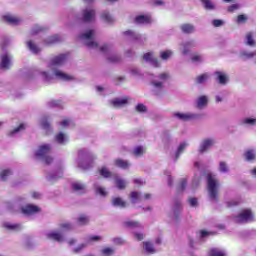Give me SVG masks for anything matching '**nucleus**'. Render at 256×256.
I'll list each match as a JSON object with an SVG mask.
<instances>
[{
  "mask_svg": "<svg viewBox=\"0 0 256 256\" xmlns=\"http://www.w3.org/2000/svg\"><path fill=\"white\" fill-rule=\"evenodd\" d=\"M207 187L210 199L217 203L219 201V182L211 173L207 174Z\"/></svg>",
  "mask_w": 256,
  "mask_h": 256,
  "instance_id": "nucleus-1",
  "label": "nucleus"
},
{
  "mask_svg": "<svg viewBox=\"0 0 256 256\" xmlns=\"http://www.w3.org/2000/svg\"><path fill=\"white\" fill-rule=\"evenodd\" d=\"M234 223H249L254 221L253 211L251 209H244L236 216H233Z\"/></svg>",
  "mask_w": 256,
  "mask_h": 256,
  "instance_id": "nucleus-2",
  "label": "nucleus"
},
{
  "mask_svg": "<svg viewBox=\"0 0 256 256\" xmlns=\"http://www.w3.org/2000/svg\"><path fill=\"white\" fill-rule=\"evenodd\" d=\"M93 35H95V30H89L88 32L81 34L79 36V39H85L86 40V47H89V49H93L95 47H99V44L95 41H93Z\"/></svg>",
  "mask_w": 256,
  "mask_h": 256,
  "instance_id": "nucleus-3",
  "label": "nucleus"
},
{
  "mask_svg": "<svg viewBox=\"0 0 256 256\" xmlns=\"http://www.w3.org/2000/svg\"><path fill=\"white\" fill-rule=\"evenodd\" d=\"M67 61V54H60L58 56H55L51 62L49 63L48 67L50 69H53V67L57 65H63Z\"/></svg>",
  "mask_w": 256,
  "mask_h": 256,
  "instance_id": "nucleus-4",
  "label": "nucleus"
},
{
  "mask_svg": "<svg viewBox=\"0 0 256 256\" xmlns=\"http://www.w3.org/2000/svg\"><path fill=\"white\" fill-rule=\"evenodd\" d=\"M95 19V10L94 9H85L82 11V21L83 23H91Z\"/></svg>",
  "mask_w": 256,
  "mask_h": 256,
  "instance_id": "nucleus-5",
  "label": "nucleus"
},
{
  "mask_svg": "<svg viewBox=\"0 0 256 256\" xmlns=\"http://www.w3.org/2000/svg\"><path fill=\"white\" fill-rule=\"evenodd\" d=\"M50 152H51V145L44 144L38 148V151L35 153V156L45 159Z\"/></svg>",
  "mask_w": 256,
  "mask_h": 256,
  "instance_id": "nucleus-6",
  "label": "nucleus"
},
{
  "mask_svg": "<svg viewBox=\"0 0 256 256\" xmlns=\"http://www.w3.org/2000/svg\"><path fill=\"white\" fill-rule=\"evenodd\" d=\"M214 75L215 81L219 83V85H227V81H229V77H227V74L221 71H216Z\"/></svg>",
  "mask_w": 256,
  "mask_h": 256,
  "instance_id": "nucleus-7",
  "label": "nucleus"
},
{
  "mask_svg": "<svg viewBox=\"0 0 256 256\" xmlns=\"http://www.w3.org/2000/svg\"><path fill=\"white\" fill-rule=\"evenodd\" d=\"M21 211L24 215H33L34 213H39L41 209H39L36 205L28 204L25 207H22Z\"/></svg>",
  "mask_w": 256,
  "mask_h": 256,
  "instance_id": "nucleus-8",
  "label": "nucleus"
},
{
  "mask_svg": "<svg viewBox=\"0 0 256 256\" xmlns=\"http://www.w3.org/2000/svg\"><path fill=\"white\" fill-rule=\"evenodd\" d=\"M72 189L76 193H79V195H83V194L87 193V186L81 182H73Z\"/></svg>",
  "mask_w": 256,
  "mask_h": 256,
  "instance_id": "nucleus-9",
  "label": "nucleus"
},
{
  "mask_svg": "<svg viewBox=\"0 0 256 256\" xmlns=\"http://www.w3.org/2000/svg\"><path fill=\"white\" fill-rule=\"evenodd\" d=\"M134 21L138 25H149V23H152L153 20L149 15H138L135 17Z\"/></svg>",
  "mask_w": 256,
  "mask_h": 256,
  "instance_id": "nucleus-10",
  "label": "nucleus"
},
{
  "mask_svg": "<svg viewBox=\"0 0 256 256\" xmlns=\"http://www.w3.org/2000/svg\"><path fill=\"white\" fill-rule=\"evenodd\" d=\"M111 105L115 107V109H119V107H123V105H127L129 103V97H124L122 99L120 98H114L110 101Z\"/></svg>",
  "mask_w": 256,
  "mask_h": 256,
  "instance_id": "nucleus-11",
  "label": "nucleus"
},
{
  "mask_svg": "<svg viewBox=\"0 0 256 256\" xmlns=\"http://www.w3.org/2000/svg\"><path fill=\"white\" fill-rule=\"evenodd\" d=\"M174 117H176L180 121H191V119H195V117H197V115L190 114V113L175 112Z\"/></svg>",
  "mask_w": 256,
  "mask_h": 256,
  "instance_id": "nucleus-12",
  "label": "nucleus"
},
{
  "mask_svg": "<svg viewBox=\"0 0 256 256\" xmlns=\"http://www.w3.org/2000/svg\"><path fill=\"white\" fill-rule=\"evenodd\" d=\"M114 165L119 169H129L131 164L127 160L117 158L116 160H114Z\"/></svg>",
  "mask_w": 256,
  "mask_h": 256,
  "instance_id": "nucleus-13",
  "label": "nucleus"
},
{
  "mask_svg": "<svg viewBox=\"0 0 256 256\" xmlns=\"http://www.w3.org/2000/svg\"><path fill=\"white\" fill-rule=\"evenodd\" d=\"M214 144H215V141H213L212 139L203 140L199 149L200 153H205V151H207L209 147H213Z\"/></svg>",
  "mask_w": 256,
  "mask_h": 256,
  "instance_id": "nucleus-14",
  "label": "nucleus"
},
{
  "mask_svg": "<svg viewBox=\"0 0 256 256\" xmlns=\"http://www.w3.org/2000/svg\"><path fill=\"white\" fill-rule=\"evenodd\" d=\"M54 75L58 78V79H62V81H73V79H75V77L66 74L62 71L56 70L54 72Z\"/></svg>",
  "mask_w": 256,
  "mask_h": 256,
  "instance_id": "nucleus-15",
  "label": "nucleus"
},
{
  "mask_svg": "<svg viewBox=\"0 0 256 256\" xmlns=\"http://www.w3.org/2000/svg\"><path fill=\"white\" fill-rule=\"evenodd\" d=\"M144 61H148L149 63H152L155 67H159V60L157 58H153V53L148 52L143 55Z\"/></svg>",
  "mask_w": 256,
  "mask_h": 256,
  "instance_id": "nucleus-16",
  "label": "nucleus"
},
{
  "mask_svg": "<svg viewBox=\"0 0 256 256\" xmlns=\"http://www.w3.org/2000/svg\"><path fill=\"white\" fill-rule=\"evenodd\" d=\"M181 209H183V207L181 206V200L175 199L174 200V217L176 221H179V215L181 213Z\"/></svg>",
  "mask_w": 256,
  "mask_h": 256,
  "instance_id": "nucleus-17",
  "label": "nucleus"
},
{
  "mask_svg": "<svg viewBox=\"0 0 256 256\" xmlns=\"http://www.w3.org/2000/svg\"><path fill=\"white\" fill-rule=\"evenodd\" d=\"M113 207H120V209H125L127 207V202H125L121 197H114L112 199Z\"/></svg>",
  "mask_w": 256,
  "mask_h": 256,
  "instance_id": "nucleus-18",
  "label": "nucleus"
},
{
  "mask_svg": "<svg viewBox=\"0 0 256 256\" xmlns=\"http://www.w3.org/2000/svg\"><path fill=\"white\" fill-rule=\"evenodd\" d=\"M3 20L6 21V23H8V25H19V23H21V19H19L17 17H13L11 15L3 16Z\"/></svg>",
  "mask_w": 256,
  "mask_h": 256,
  "instance_id": "nucleus-19",
  "label": "nucleus"
},
{
  "mask_svg": "<svg viewBox=\"0 0 256 256\" xmlns=\"http://www.w3.org/2000/svg\"><path fill=\"white\" fill-rule=\"evenodd\" d=\"M130 200H131V203L133 204L141 202L143 200L141 192L132 191L130 193Z\"/></svg>",
  "mask_w": 256,
  "mask_h": 256,
  "instance_id": "nucleus-20",
  "label": "nucleus"
},
{
  "mask_svg": "<svg viewBox=\"0 0 256 256\" xmlns=\"http://www.w3.org/2000/svg\"><path fill=\"white\" fill-rule=\"evenodd\" d=\"M47 238L61 243V241H63V234L59 232H50L47 234Z\"/></svg>",
  "mask_w": 256,
  "mask_h": 256,
  "instance_id": "nucleus-21",
  "label": "nucleus"
},
{
  "mask_svg": "<svg viewBox=\"0 0 256 256\" xmlns=\"http://www.w3.org/2000/svg\"><path fill=\"white\" fill-rule=\"evenodd\" d=\"M11 65V60L9 59V55L5 54L1 57L0 68L1 69H9Z\"/></svg>",
  "mask_w": 256,
  "mask_h": 256,
  "instance_id": "nucleus-22",
  "label": "nucleus"
},
{
  "mask_svg": "<svg viewBox=\"0 0 256 256\" xmlns=\"http://www.w3.org/2000/svg\"><path fill=\"white\" fill-rule=\"evenodd\" d=\"M180 29L182 32H184L186 35H189L195 31V26L193 24H182L180 26Z\"/></svg>",
  "mask_w": 256,
  "mask_h": 256,
  "instance_id": "nucleus-23",
  "label": "nucleus"
},
{
  "mask_svg": "<svg viewBox=\"0 0 256 256\" xmlns=\"http://www.w3.org/2000/svg\"><path fill=\"white\" fill-rule=\"evenodd\" d=\"M99 173L102 177H104L105 179H109L110 177H117V174H112L111 171H109V169H107V167H102L99 170Z\"/></svg>",
  "mask_w": 256,
  "mask_h": 256,
  "instance_id": "nucleus-24",
  "label": "nucleus"
},
{
  "mask_svg": "<svg viewBox=\"0 0 256 256\" xmlns=\"http://www.w3.org/2000/svg\"><path fill=\"white\" fill-rule=\"evenodd\" d=\"M206 11H214L215 4L211 0H200Z\"/></svg>",
  "mask_w": 256,
  "mask_h": 256,
  "instance_id": "nucleus-25",
  "label": "nucleus"
},
{
  "mask_svg": "<svg viewBox=\"0 0 256 256\" xmlns=\"http://www.w3.org/2000/svg\"><path fill=\"white\" fill-rule=\"evenodd\" d=\"M124 227H127V229H137L141 227V224H139L137 221L129 220L124 222Z\"/></svg>",
  "mask_w": 256,
  "mask_h": 256,
  "instance_id": "nucleus-26",
  "label": "nucleus"
},
{
  "mask_svg": "<svg viewBox=\"0 0 256 256\" xmlns=\"http://www.w3.org/2000/svg\"><path fill=\"white\" fill-rule=\"evenodd\" d=\"M114 179H115V185H116L117 189L123 190V189H125V187H127L125 180L118 178V176L114 177Z\"/></svg>",
  "mask_w": 256,
  "mask_h": 256,
  "instance_id": "nucleus-27",
  "label": "nucleus"
},
{
  "mask_svg": "<svg viewBox=\"0 0 256 256\" xmlns=\"http://www.w3.org/2000/svg\"><path fill=\"white\" fill-rule=\"evenodd\" d=\"M246 45H249V47H255L256 45V42L255 40L253 39V32H248L246 34Z\"/></svg>",
  "mask_w": 256,
  "mask_h": 256,
  "instance_id": "nucleus-28",
  "label": "nucleus"
},
{
  "mask_svg": "<svg viewBox=\"0 0 256 256\" xmlns=\"http://www.w3.org/2000/svg\"><path fill=\"white\" fill-rule=\"evenodd\" d=\"M11 175H13V172L11 171V169H4L0 173V179L2 181H7V178L11 177Z\"/></svg>",
  "mask_w": 256,
  "mask_h": 256,
  "instance_id": "nucleus-29",
  "label": "nucleus"
},
{
  "mask_svg": "<svg viewBox=\"0 0 256 256\" xmlns=\"http://www.w3.org/2000/svg\"><path fill=\"white\" fill-rule=\"evenodd\" d=\"M4 227L5 229H9L11 231H21V224L5 223Z\"/></svg>",
  "mask_w": 256,
  "mask_h": 256,
  "instance_id": "nucleus-30",
  "label": "nucleus"
},
{
  "mask_svg": "<svg viewBox=\"0 0 256 256\" xmlns=\"http://www.w3.org/2000/svg\"><path fill=\"white\" fill-rule=\"evenodd\" d=\"M27 47H28V49H30V51H32V53H35V55H37V53H39V51H41V49H39V47H37V45H35L33 43V41H28Z\"/></svg>",
  "mask_w": 256,
  "mask_h": 256,
  "instance_id": "nucleus-31",
  "label": "nucleus"
},
{
  "mask_svg": "<svg viewBox=\"0 0 256 256\" xmlns=\"http://www.w3.org/2000/svg\"><path fill=\"white\" fill-rule=\"evenodd\" d=\"M101 19L103 21H105L106 23H113V17L111 16V14H109V12L107 11H104L102 14H101Z\"/></svg>",
  "mask_w": 256,
  "mask_h": 256,
  "instance_id": "nucleus-32",
  "label": "nucleus"
},
{
  "mask_svg": "<svg viewBox=\"0 0 256 256\" xmlns=\"http://www.w3.org/2000/svg\"><path fill=\"white\" fill-rule=\"evenodd\" d=\"M209 256H225V252L217 248H212L209 251Z\"/></svg>",
  "mask_w": 256,
  "mask_h": 256,
  "instance_id": "nucleus-33",
  "label": "nucleus"
},
{
  "mask_svg": "<svg viewBox=\"0 0 256 256\" xmlns=\"http://www.w3.org/2000/svg\"><path fill=\"white\" fill-rule=\"evenodd\" d=\"M207 79H209V75L207 73L201 74L196 78V83H197V85H201V84L205 83V81H207Z\"/></svg>",
  "mask_w": 256,
  "mask_h": 256,
  "instance_id": "nucleus-34",
  "label": "nucleus"
},
{
  "mask_svg": "<svg viewBox=\"0 0 256 256\" xmlns=\"http://www.w3.org/2000/svg\"><path fill=\"white\" fill-rule=\"evenodd\" d=\"M78 225H89V217L84 214H81L78 217Z\"/></svg>",
  "mask_w": 256,
  "mask_h": 256,
  "instance_id": "nucleus-35",
  "label": "nucleus"
},
{
  "mask_svg": "<svg viewBox=\"0 0 256 256\" xmlns=\"http://www.w3.org/2000/svg\"><path fill=\"white\" fill-rule=\"evenodd\" d=\"M207 103H208L207 96H201L200 98H198L197 107L201 109L202 107H205Z\"/></svg>",
  "mask_w": 256,
  "mask_h": 256,
  "instance_id": "nucleus-36",
  "label": "nucleus"
},
{
  "mask_svg": "<svg viewBox=\"0 0 256 256\" xmlns=\"http://www.w3.org/2000/svg\"><path fill=\"white\" fill-rule=\"evenodd\" d=\"M244 157L246 159V161H255V153L253 152V150H248L244 153Z\"/></svg>",
  "mask_w": 256,
  "mask_h": 256,
  "instance_id": "nucleus-37",
  "label": "nucleus"
},
{
  "mask_svg": "<svg viewBox=\"0 0 256 256\" xmlns=\"http://www.w3.org/2000/svg\"><path fill=\"white\" fill-rule=\"evenodd\" d=\"M256 56L255 52H246L243 51L240 53V57H242V59H253V57Z\"/></svg>",
  "mask_w": 256,
  "mask_h": 256,
  "instance_id": "nucleus-38",
  "label": "nucleus"
},
{
  "mask_svg": "<svg viewBox=\"0 0 256 256\" xmlns=\"http://www.w3.org/2000/svg\"><path fill=\"white\" fill-rule=\"evenodd\" d=\"M143 245L147 253H155V248L151 242H143Z\"/></svg>",
  "mask_w": 256,
  "mask_h": 256,
  "instance_id": "nucleus-39",
  "label": "nucleus"
},
{
  "mask_svg": "<svg viewBox=\"0 0 256 256\" xmlns=\"http://www.w3.org/2000/svg\"><path fill=\"white\" fill-rule=\"evenodd\" d=\"M187 147V143H181L178 147V150L176 152V161L179 159L180 155L185 151V148Z\"/></svg>",
  "mask_w": 256,
  "mask_h": 256,
  "instance_id": "nucleus-40",
  "label": "nucleus"
},
{
  "mask_svg": "<svg viewBox=\"0 0 256 256\" xmlns=\"http://www.w3.org/2000/svg\"><path fill=\"white\" fill-rule=\"evenodd\" d=\"M135 109L137 113H147V106L143 103L137 104Z\"/></svg>",
  "mask_w": 256,
  "mask_h": 256,
  "instance_id": "nucleus-41",
  "label": "nucleus"
},
{
  "mask_svg": "<svg viewBox=\"0 0 256 256\" xmlns=\"http://www.w3.org/2000/svg\"><path fill=\"white\" fill-rule=\"evenodd\" d=\"M59 41H61V39L59 38L58 35L50 36V37L47 39L48 45H51V44H53V43H59Z\"/></svg>",
  "mask_w": 256,
  "mask_h": 256,
  "instance_id": "nucleus-42",
  "label": "nucleus"
},
{
  "mask_svg": "<svg viewBox=\"0 0 256 256\" xmlns=\"http://www.w3.org/2000/svg\"><path fill=\"white\" fill-rule=\"evenodd\" d=\"M219 171H220L221 173H227V171H229V166H227V163H226V162L221 161V162L219 163Z\"/></svg>",
  "mask_w": 256,
  "mask_h": 256,
  "instance_id": "nucleus-43",
  "label": "nucleus"
},
{
  "mask_svg": "<svg viewBox=\"0 0 256 256\" xmlns=\"http://www.w3.org/2000/svg\"><path fill=\"white\" fill-rule=\"evenodd\" d=\"M41 75L43 77V80L46 82V83H49V81H52L53 80V76H51V74H49V72H41Z\"/></svg>",
  "mask_w": 256,
  "mask_h": 256,
  "instance_id": "nucleus-44",
  "label": "nucleus"
},
{
  "mask_svg": "<svg viewBox=\"0 0 256 256\" xmlns=\"http://www.w3.org/2000/svg\"><path fill=\"white\" fill-rule=\"evenodd\" d=\"M171 55H173V53L171 51H169V50L163 51V52L160 53V57L164 61H167V59H169V57H171Z\"/></svg>",
  "mask_w": 256,
  "mask_h": 256,
  "instance_id": "nucleus-45",
  "label": "nucleus"
},
{
  "mask_svg": "<svg viewBox=\"0 0 256 256\" xmlns=\"http://www.w3.org/2000/svg\"><path fill=\"white\" fill-rule=\"evenodd\" d=\"M185 187H187V179L183 178L178 185V191H185Z\"/></svg>",
  "mask_w": 256,
  "mask_h": 256,
  "instance_id": "nucleus-46",
  "label": "nucleus"
},
{
  "mask_svg": "<svg viewBox=\"0 0 256 256\" xmlns=\"http://www.w3.org/2000/svg\"><path fill=\"white\" fill-rule=\"evenodd\" d=\"M236 22L237 23H247V16H245V14L238 15Z\"/></svg>",
  "mask_w": 256,
  "mask_h": 256,
  "instance_id": "nucleus-47",
  "label": "nucleus"
},
{
  "mask_svg": "<svg viewBox=\"0 0 256 256\" xmlns=\"http://www.w3.org/2000/svg\"><path fill=\"white\" fill-rule=\"evenodd\" d=\"M102 253L105 256H110V255H113V253H115V250H113V248H104L102 250Z\"/></svg>",
  "mask_w": 256,
  "mask_h": 256,
  "instance_id": "nucleus-48",
  "label": "nucleus"
},
{
  "mask_svg": "<svg viewBox=\"0 0 256 256\" xmlns=\"http://www.w3.org/2000/svg\"><path fill=\"white\" fill-rule=\"evenodd\" d=\"M25 129V124H20L18 127H16L10 135H15V133H19V131H24Z\"/></svg>",
  "mask_w": 256,
  "mask_h": 256,
  "instance_id": "nucleus-49",
  "label": "nucleus"
},
{
  "mask_svg": "<svg viewBox=\"0 0 256 256\" xmlns=\"http://www.w3.org/2000/svg\"><path fill=\"white\" fill-rule=\"evenodd\" d=\"M108 61L110 63H119V61H121V56L116 55V56L109 57Z\"/></svg>",
  "mask_w": 256,
  "mask_h": 256,
  "instance_id": "nucleus-50",
  "label": "nucleus"
},
{
  "mask_svg": "<svg viewBox=\"0 0 256 256\" xmlns=\"http://www.w3.org/2000/svg\"><path fill=\"white\" fill-rule=\"evenodd\" d=\"M56 141L57 143H64L65 142V134L63 133H59L57 136H56Z\"/></svg>",
  "mask_w": 256,
  "mask_h": 256,
  "instance_id": "nucleus-51",
  "label": "nucleus"
},
{
  "mask_svg": "<svg viewBox=\"0 0 256 256\" xmlns=\"http://www.w3.org/2000/svg\"><path fill=\"white\" fill-rule=\"evenodd\" d=\"M134 155L139 157V155H143V146H138L134 149Z\"/></svg>",
  "mask_w": 256,
  "mask_h": 256,
  "instance_id": "nucleus-52",
  "label": "nucleus"
},
{
  "mask_svg": "<svg viewBox=\"0 0 256 256\" xmlns=\"http://www.w3.org/2000/svg\"><path fill=\"white\" fill-rule=\"evenodd\" d=\"M243 123H245L246 125H255L256 119L255 118H246V119H244Z\"/></svg>",
  "mask_w": 256,
  "mask_h": 256,
  "instance_id": "nucleus-53",
  "label": "nucleus"
},
{
  "mask_svg": "<svg viewBox=\"0 0 256 256\" xmlns=\"http://www.w3.org/2000/svg\"><path fill=\"white\" fill-rule=\"evenodd\" d=\"M60 228L64 229V231H71L72 226H71V223H63V224H60Z\"/></svg>",
  "mask_w": 256,
  "mask_h": 256,
  "instance_id": "nucleus-54",
  "label": "nucleus"
},
{
  "mask_svg": "<svg viewBox=\"0 0 256 256\" xmlns=\"http://www.w3.org/2000/svg\"><path fill=\"white\" fill-rule=\"evenodd\" d=\"M239 9V4H232L228 7L227 11L228 13H233L234 11H237Z\"/></svg>",
  "mask_w": 256,
  "mask_h": 256,
  "instance_id": "nucleus-55",
  "label": "nucleus"
},
{
  "mask_svg": "<svg viewBox=\"0 0 256 256\" xmlns=\"http://www.w3.org/2000/svg\"><path fill=\"white\" fill-rule=\"evenodd\" d=\"M241 202L237 201V200H232L227 202V207H237V205H239Z\"/></svg>",
  "mask_w": 256,
  "mask_h": 256,
  "instance_id": "nucleus-56",
  "label": "nucleus"
},
{
  "mask_svg": "<svg viewBox=\"0 0 256 256\" xmlns=\"http://www.w3.org/2000/svg\"><path fill=\"white\" fill-rule=\"evenodd\" d=\"M223 20L215 19L212 21L214 27H221L223 25Z\"/></svg>",
  "mask_w": 256,
  "mask_h": 256,
  "instance_id": "nucleus-57",
  "label": "nucleus"
},
{
  "mask_svg": "<svg viewBox=\"0 0 256 256\" xmlns=\"http://www.w3.org/2000/svg\"><path fill=\"white\" fill-rule=\"evenodd\" d=\"M41 125L43 129H49L51 127V124H49V121L47 119H43Z\"/></svg>",
  "mask_w": 256,
  "mask_h": 256,
  "instance_id": "nucleus-58",
  "label": "nucleus"
},
{
  "mask_svg": "<svg viewBox=\"0 0 256 256\" xmlns=\"http://www.w3.org/2000/svg\"><path fill=\"white\" fill-rule=\"evenodd\" d=\"M216 233L215 232H207V230H201L200 231V235L201 237H207V235H215Z\"/></svg>",
  "mask_w": 256,
  "mask_h": 256,
  "instance_id": "nucleus-59",
  "label": "nucleus"
},
{
  "mask_svg": "<svg viewBox=\"0 0 256 256\" xmlns=\"http://www.w3.org/2000/svg\"><path fill=\"white\" fill-rule=\"evenodd\" d=\"M188 201L191 207H197V198H190Z\"/></svg>",
  "mask_w": 256,
  "mask_h": 256,
  "instance_id": "nucleus-60",
  "label": "nucleus"
},
{
  "mask_svg": "<svg viewBox=\"0 0 256 256\" xmlns=\"http://www.w3.org/2000/svg\"><path fill=\"white\" fill-rule=\"evenodd\" d=\"M193 63L201 62V56L199 54H195L192 56Z\"/></svg>",
  "mask_w": 256,
  "mask_h": 256,
  "instance_id": "nucleus-61",
  "label": "nucleus"
},
{
  "mask_svg": "<svg viewBox=\"0 0 256 256\" xmlns=\"http://www.w3.org/2000/svg\"><path fill=\"white\" fill-rule=\"evenodd\" d=\"M88 241L91 243L93 241H101V236H90Z\"/></svg>",
  "mask_w": 256,
  "mask_h": 256,
  "instance_id": "nucleus-62",
  "label": "nucleus"
},
{
  "mask_svg": "<svg viewBox=\"0 0 256 256\" xmlns=\"http://www.w3.org/2000/svg\"><path fill=\"white\" fill-rule=\"evenodd\" d=\"M96 191L99 195H102L103 197H105V195H107V192H105L104 188L98 187Z\"/></svg>",
  "mask_w": 256,
  "mask_h": 256,
  "instance_id": "nucleus-63",
  "label": "nucleus"
},
{
  "mask_svg": "<svg viewBox=\"0 0 256 256\" xmlns=\"http://www.w3.org/2000/svg\"><path fill=\"white\" fill-rule=\"evenodd\" d=\"M110 49L109 45L104 44L102 47H100L101 53H107V51Z\"/></svg>",
  "mask_w": 256,
  "mask_h": 256,
  "instance_id": "nucleus-64",
  "label": "nucleus"
}]
</instances>
